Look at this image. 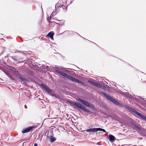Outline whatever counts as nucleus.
<instances>
[{"mask_svg":"<svg viewBox=\"0 0 146 146\" xmlns=\"http://www.w3.org/2000/svg\"><path fill=\"white\" fill-rule=\"evenodd\" d=\"M51 68H52L53 70H54L55 71L54 72L56 74H59L60 75H62L63 76H64V72H62V69L60 68H58V67H54L52 66L50 67Z\"/></svg>","mask_w":146,"mask_h":146,"instance_id":"obj_4","label":"nucleus"},{"mask_svg":"<svg viewBox=\"0 0 146 146\" xmlns=\"http://www.w3.org/2000/svg\"><path fill=\"white\" fill-rule=\"evenodd\" d=\"M25 108H27V106L26 105H25Z\"/></svg>","mask_w":146,"mask_h":146,"instance_id":"obj_29","label":"nucleus"},{"mask_svg":"<svg viewBox=\"0 0 146 146\" xmlns=\"http://www.w3.org/2000/svg\"><path fill=\"white\" fill-rule=\"evenodd\" d=\"M66 116H67V117H68V116L67 115V114H66Z\"/></svg>","mask_w":146,"mask_h":146,"instance_id":"obj_35","label":"nucleus"},{"mask_svg":"<svg viewBox=\"0 0 146 146\" xmlns=\"http://www.w3.org/2000/svg\"><path fill=\"white\" fill-rule=\"evenodd\" d=\"M64 117L66 119H68V120H69L70 121H72V118L70 117H69L68 119H67V118H66V117H65V115H64Z\"/></svg>","mask_w":146,"mask_h":146,"instance_id":"obj_21","label":"nucleus"},{"mask_svg":"<svg viewBox=\"0 0 146 146\" xmlns=\"http://www.w3.org/2000/svg\"><path fill=\"white\" fill-rule=\"evenodd\" d=\"M64 5L63 1L62 0H60L55 5L56 9L57 8H62V9H63Z\"/></svg>","mask_w":146,"mask_h":146,"instance_id":"obj_6","label":"nucleus"},{"mask_svg":"<svg viewBox=\"0 0 146 146\" xmlns=\"http://www.w3.org/2000/svg\"><path fill=\"white\" fill-rule=\"evenodd\" d=\"M88 82L89 83L92 84L93 85L97 86L98 87H99L100 86V84L96 82H93L91 80H88Z\"/></svg>","mask_w":146,"mask_h":146,"instance_id":"obj_10","label":"nucleus"},{"mask_svg":"<svg viewBox=\"0 0 146 146\" xmlns=\"http://www.w3.org/2000/svg\"><path fill=\"white\" fill-rule=\"evenodd\" d=\"M101 93L108 100H109L113 104L118 106H119L120 105V104L116 100L112 98L111 97L109 96L107 94L105 93L104 92H101Z\"/></svg>","mask_w":146,"mask_h":146,"instance_id":"obj_1","label":"nucleus"},{"mask_svg":"<svg viewBox=\"0 0 146 146\" xmlns=\"http://www.w3.org/2000/svg\"><path fill=\"white\" fill-rule=\"evenodd\" d=\"M139 117L142 119L146 121V117L141 114Z\"/></svg>","mask_w":146,"mask_h":146,"instance_id":"obj_16","label":"nucleus"},{"mask_svg":"<svg viewBox=\"0 0 146 146\" xmlns=\"http://www.w3.org/2000/svg\"><path fill=\"white\" fill-rule=\"evenodd\" d=\"M19 78L21 80V81L25 83H26V82L27 81V80L25 78H23L22 77H19Z\"/></svg>","mask_w":146,"mask_h":146,"instance_id":"obj_14","label":"nucleus"},{"mask_svg":"<svg viewBox=\"0 0 146 146\" xmlns=\"http://www.w3.org/2000/svg\"><path fill=\"white\" fill-rule=\"evenodd\" d=\"M66 132V133H67L68 134H72V132L71 131H64V132Z\"/></svg>","mask_w":146,"mask_h":146,"instance_id":"obj_24","label":"nucleus"},{"mask_svg":"<svg viewBox=\"0 0 146 146\" xmlns=\"http://www.w3.org/2000/svg\"><path fill=\"white\" fill-rule=\"evenodd\" d=\"M58 129L59 131H64V127L60 125Z\"/></svg>","mask_w":146,"mask_h":146,"instance_id":"obj_17","label":"nucleus"},{"mask_svg":"<svg viewBox=\"0 0 146 146\" xmlns=\"http://www.w3.org/2000/svg\"><path fill=\"white\" fill-rule=\"evenodd\" d=\"M64 33L63 31H61V29H59V31L58 33V34L59 35H60L62 34V33Z\"/></svg>","mask_w":146,"mask_h":146,"instance_id":"obj_20","label":"nucleus"},{"mask_svg":"<svg viewBox=\"0 0 146 146\" xmlns=\"http://www.w3.org/2000/svg\"><path fill=\"white\" fill-rule=\"evenodd\" d=\"M89 132H95L97 131H102L104 132H106V130L100 128H90L89 129Z\"/></svg>","mask_w":146,"mask_h":146,"instance_id":"obj_7","label":"nucleus"},{"mask_svg":"<svg viewBox=\"0 0 146 146\" xmlns=\"http://www.w3.org/2000/svg\"><path fill=\"white\" fill-rule=\"evenodd\" d=\"M78 100L81 102L85 106L88 107L90 108H93V106L91 104H90L87 102L80 99H79Z\"/></svg>","mask_w":146,"mask_h":146,"instance_id":"obj_5","label":"nucleus"},{"mask_svg":"<svg viewBox=\"0 0 146 146\" xmlns=\"http://www.w3.org/2000/svg\"><path fill=\"white\" fill-rule=\"evenodd\" d=\"M11 57V58H12L13 59H14L13 58V57L12 56Z\"/></svg>","mask_w":146,"mask_h":146,"instance_id":"obj_30","label":"nucleus"},{"mask_svg":"<svg viewBox=\"0 0 146 146\" xmlns=\"http://www.w3.org/2000/svg\"><path fill=\"white\" fill-rule=\"evenodd\" d=\"M50 141L52 142H54L56 140V139L55 138H54L52 136H50Z\"/></svg>","mask_w":146,"mask_h":146,"instance_id":"obj_15","label":"nucleus"},{"mask_svg":"<svg viewBox=\"0 0 146 146\" xmlns=\"http://www.w3.org/2000/svg\"><path fill=\"white\" fill-rule=\"evenodd\" d=\"M64 77L67 78L72 81L75 82L83 85H84V84L83 82L65 73H64Z\"/></svg>","mask_w":146,"mask_h":146,"instance_id":"obj_2","label":"nucleus"},{"mask_svg":"<svg viewBox=\"0 0 146 146\" xmlns=\"http://www.w3.org/2000/svg\"><path fill=\"white\" fill-rule=\"evenodd\" d=\"M47 67H48V66H47V67H46V68H47Z\"/></svg>","mask_w":146,"mask_h":146,"instance_id":"obj_36","label":"nucleus"},{"mask_svg":"<svg viewBox=\"0 0 146 146\" xmlns=\"http://www.w3.org/2000/svg\"><path fill=\"white\" fill-rule=\"evenodd\" d=\"M34 146H38L37 143H35L34 144Z\"/></svg>","mask_w":146,"mask_h":146,"instance_id":"obj_28","label":"nucleus"},{"mask_svg":"<svg viewBox=\"0 0 146 146\" xmlns=\"http://www.w3.org/2000/svg\"><path fill=\"white\" fill-rule=\"evenodd\" d=\"M108 139L110 141L113 142L114 141L116 138L113 135H109V137Z\"/></svg>","mask_w":146,"mask_h":146,"instance_id":"obj_11","label":"nucleus"},{"mask_svg":"<svg viewBox=\"0 0 146 146\" xmlns=\"http://www.w3.org/2000/svg\"><path fill=\"white\" fill-rule=\"evenodd\" d=\"M105 88V86H104L103 87V88L104 89Z\"/></svg>","mask_w":146,"mask_h":146,"instance_id":"obj_32","label":"nucleus"},{"mask_svg":"<svg viewBox=\"0 0 146 146\" xmlns=\"http://www.w3.org/2000/svg\"><path fill=\"white\" fill-rule=\"evenodd\" d=\"M73 1L74 0H66V3L68 5H69L71 4Z\"/></svg>","mask_w":146,"mask_h":146,"instance_id":"obj_19","label":"nucleus"},{"mask_svg":"<svg viewBox=\"0 0 146 146\" xmlns=\"http://www.w3.org/2000/svg\"><path fill=\"white\" fill-rule=\"evenodd\" d=\"M36 128V126H31L24 129L22 131L23 133H26L30 131L33 128Z\"/></svg>","mask_w":146,"mask_h":146,"instance_id":"obj_8","label":"nucleus"},{"mask_svg":"<svg viewBox=\"0 0 146 146\" xmlns=\"http://www.w3.org/2000/svg\"><path fill=\"white\" fill-rule=\"evenodd\" d=\"M135 127L136 128H137L138 129H140V128L138 126L136 125L135 126Z\"/></svg>","mask_w":146,"mask_h":146,"instance_id":"obj_26","label":"nucleus"},{"mask_svg":"<svg viewBox=\"0 0 146 146\" xmlns=\"http://www.w3.org/2000/svg\"><path fill=\"white\" fill-rule=\"evenodd\" d=\"M7 74V76H8V77L9 78H10L11 79H13V78L12 76H11L9 74Z\"/></svg>","mask_w":146,"mask_h":146,"instance_id":"obj_22","label":"nucleus"},{"mask_svg":"<svg viewBox=\"0 0 146 146\" xmlns=\"http://www.w3.org/2000/svg\"><path fill=\"white\" fill-rule=\"evenodd\" d=\"M84 131H86L87 132H89V129H87L84 130Z\"/></svg>","mask_w":146,"mask_h":146,"instance_id":"obj_27","label":"nucleus"},{"mask_svg":"<svg viewBox=\"0 0 146 146\" xmlns=\"http://www.w3.org/2000/svg\"><path fill=\"white\" fill-rule=\"evenodd\" d=\"M67 145V144H64V145Z\"/></svg>","mask_w":146,"mask_h":146,"instance_id":"obj_34","label":"nucleus"},{"mask_svg":"<svg viewBox=\"0 0 146 146\" xmlns=\"http://www.w3.org/2000/svg\"><path fill=\"white\" fill-rule=\"evenodd\" d=\"M128 109H129L131 112L134 113L135 114V112L137 111L134 108H131V107H129Z\"/></svg>","mask_w":146,"mask_h":146,"instance_id":"obj_18","label":"nucleus"},{"mask_svg":"<svg viewBox=\"0 0 146 146\" xmlns=\"http://www.w3.org/2000/svg\"><path fill=\"white\" fill-rule=\"evenodd\" d=\"M54 34V33L53 31H51L47 34V36L51 39H53V36Z\"/></svg>","mask_w":146,"mask_h":146,"instance_id":"obj_12","label":"nucleus"},{"mask_svg":"<svg viewBox=\"0 0 146 146\" xmlns=\"http://www.w3.org/2000/svg\"><path fill=\"white\" fill-rule=\"evenodd\" d=\"M48 22H49V24H50L51 23H52V21H49V20L48 21ZM53 23H55V22H53Z\"/></svg>","mask_w":146,"mask_h":146,"instance_id":"obj_25","label":"nucleus"},{"mask_svg":"<svg viewBox=\"0 0 146 146\" xmlns=\"http://www.w3.org/2000/svg\"><path fill=\"white\" fill-rule=\"evenodd\" d=\"M66 70H66V69H64V72H66Z\"/></svg>","mask_w":146,"mask_h":146,"instance_id":"obj_31","label":"nucleus"},{"mask_svg":"<svg viewBox=\"0 0 146 146\" xmlns=\"http://www.w3.org/2000/svg\"><path fill=\"white\" fill-rule=\"evenodd\" d=\"M141 114V113L137 112V111L136 112H135V114H136L137 115H138L139 116H140Z\"/></svg>","mask_w":146,"mask_h":146,"instance_id":"obj_23","label":"nucleus"},{"mask_svg":"<svg viewBox=\"0 0 146 146\" xmlns=\"http://www.w3.org/2000/svg\"><path fill=\"white\" fill-rule=\"evenodd\" d=\"M20 52L21 53H22V52H23V51H21V52Z\"/></svg>","mask_w":146,"mask_h":146,"instance_id":"obj_33","label":"nucleus"},{"mask_svg":"<svg viewBox=\"0 0 146 146\" xmlns=\"http://www.w3.org/2000/svg\"><path fill=\"white\" fill-rule=\"evenodd\" d=\"M56 14L57 13L56 11H53V12H52V13L51 14V15L50 16V20L51 19V17L56 15Z\"/></svg>","mask_w":146,"mask_h":146,"instance_id":"obj_13","label":"nucleus"},{"mask_svg":"<svg viewBox=\"0 0 146 146\" xmlns=\"http://www.w3.org/2000/svg\"><path fill=\"white\" fill-rule=\"evenodd\" d=\"M72 104L73 106L77 107L80 109H81L87 112H89V111L84 106L78 102H72Z\"/></svg>","mask_w":146,"mask_h":146,"instance_id":"obj_3","label":"nucleus"},{"mask_svg":"<svg viewBox=\"0 0 146 146\" xmlns=\"http://www.w3.org/2000/svg\"><path fill=\"white\" fill-rule=\"evenodd\" d=\"M41 86L44 89L45 91L48 93L50 94H51L52 93V91L48 88L45 86L44 84H41Z\"/></svg>","mask_w":146,"mask_h":146,"instance_id":"obj_9","label":"nucleus"}]
</instances>
